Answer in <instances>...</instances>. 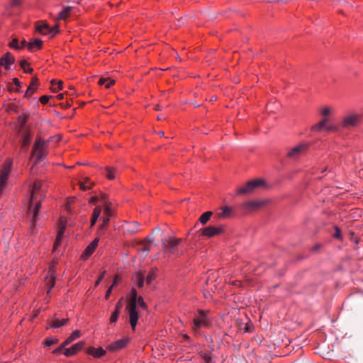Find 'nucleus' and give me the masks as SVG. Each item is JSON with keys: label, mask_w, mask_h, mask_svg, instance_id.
Here are the masks:
<instances>
[{"label": "nucleus", "mask_w": 363, "mask_h": 363, "mask_svg": "<svg viewBox=\"0 0 363 363\" xmlns=\"http://www.w3.org/2000/svg\"><path fill=\"white\" fill-rule=\"evenodd\" d=\"M41 187V182L36 181L33 184L32 190L30 191L28 213L32 216V228L35 227L38 220V213L41 208L40 200L38 199V197H42V194L40 193Z\"/></svg>", "instance_id": "obj_1"}, {"label": "nucleus", "mask_w": 363, "mask_h": 363, "mask_svg": "<svg viewBox=\"0 0 363 363\" xmlns=\"http://www.w3.org/2000/svg\"><path fill=\"white\" fill-rule=\"evenodd\" d=\"M182 242V240L172 236H167L162 239L161 243L162 248L169 254L178 257L183 253L179 250V246Z\"/></svg>", "instance_id": "obj_2"}, {"label": "nucleus", "mask_w": 363, "mask_h": 363, "mask_svg": "<svg viewBox=\"0 0 363 363\" xmlns=\"http://www.w3.org/2000/svg\"><path fill=\"white\" fill-rule=\"evenodd\" d=\"M360 119V114L354 111H350L342 116L340 122V127L343 129L350 130L359 125Z\"/></svg>", "instance_id": "obj_3"}, {"label": "nucleus", "mask_w": 363, "mask_h": 363, "mask_svg": "<svg viewBox=\"0 0 363 363\" xmlns=\"http://www.w3.org/2000/svg\"><path fill=\"white\" fill-rule=\"evenodd\" d=\"M45 145L46 142L43 140L41 138H37L35 140L33 149V155L36 157L38 162L42 161L47 155Z\"/></svg>", "instance_id": "obj_4"}, {"label": "nucleus", "mask_w": 363, "mask_h": 363, "mask_svg": "<svg viewBox=\"0 0 363 363\" xmlns=\"http://www.w3.org/2000/svg\"><path fill=\"white\" fill-rule=\"evenodd\" d=\"M209 319L207 317L206 312L199 311L198 316L193 319L192 329L194 332H199L201 326H208L209 324Z\"/></svg>", "instance_id": "obj_5"}, {"label": "nucleus", "mask_w": 363, "mask_h": 363, "mask_svg": "<svg viewBox=\"0 0 363 363\" xmlns=\"http://www.w3.org/2000/svg\"><path fill=\"white\" fill-rule=\"evenodd\" d=\"M264 184L265 182L263 179L249 181L244 186L238 190V194H245L252 193L258 187L264 186Z\"/></svg>", "instance_id": "obj_6"}, {"label": "nucleus", "mask_w": 363, "mask_h": 363, "mask_svg": "<svg viewBox=\"0 0 363 363\" xmlns=\"http://www.w3.org/2000/svg\"><path fill=\"white\" fill-rule=\"evenodd\" d=\"M11 164V160H8L4 162L2 169L0 170V195L2 194L6 185V181L10 173Z\"/></svg>", "instance_id": "obj_7"}, {"label": "nucleus", "mask_w": 363, "mask_h": 363, "mask_svg": "<svg viewBox=\"0 0 363 363\" xmlns=\"http://www.w3.org/2000/svg\"><path fill=\"white\" fill-rule=\"evenodd\" d=\"M137 306L127 305L125 311H128L129 315V321L132 329H135L138 320V313L136 310Z\"/></svg>", "instance_id": "obj_8"}, {"label": "nucleus", "mask_w": 363, "mask_h": 363, "mask_svg": "<svg viewBox=\"0 0 363 363\" xmlns=\"http://www.w3.org/2000/svg\"><path fill=\"white\" fill-rule=\"evenodd\" d=\"M308 148V145L306 143H301L297 146L291 148L287 152V157L290 158H296L299 155L305 153Z\"/></svg>", "instance_id": "obj_9"}, {"label": "nucleus", "mask_w": 363, "mask_h": 363, "mask_svg": "<svg viewBox=\"0 0 363 363\" xmlns=\"http://www.w3.org/2000/svg\"><path fill=\"white\" fill-rule=\"evenodd\" d=\"M14 62L15 57L9 52H7L0 58V66L3 67L6 70L10 69L11 65H13Z\"/></svg>", "instance_id": "obj_10"}, {"label": "nucleus", "mask_w": 363, "mask_h": 363, "mask_svg": "<svg viewBox=\"0 0 363 363\" xmlns=\"http://www.w3.org/2000/svg\"><path fill=\"white\" fill-rule=\"evenodd\" d=\"M223 228L222 226H219V227L208 226V227L204 228L202 230L201 235L203 236L211 238V237H213L216 235L221 233L223 232Z\"/></svg>", "instance_id": "obj_11"}, {"label": "nucleus", "mask_w": 363, "mask_h": 363, "mask_svg": "<svg viewBox=\"0 0 363 363\" xmlns=\"http://www.w3.org/2000/svg\"><path fill=\"white\" fill-rule=\"evenodd\" d=\"M128 339H121L108 345L107 349L110 351H117L126 347Z\"/></svg>", "instance_id": "obj_12"}, {"label": "nucleus", "mask_w": 363, "mask_h": 363, "mask_svg": "<svg viewBox=\"0 0 363 363\" xmlns=\"http://www.w3.org/2000/svg\"><path fill=\"white\" fill-rule=\"evenodd\" d=\"M99 238H95L85 249L84 252L82 254L81 257L83 259H86L95 250L99 243Z\"/></svg>", "instance_id": "obj_13"}, {"label": "nucleus", "mask_w": 363, "mask_h": 363, "mask_svg": "<svg viewBox=\"0 0 363 363\" xmlns=\"http://www.w3.org/2000/svg\"><path fill=\"white\" fill-rule=\"evenodd\" d=\"M84 345V342L80 341V342L74 344V345H72L71 347L65 349L64 351V354L66 357H71V356L74 355V354H76L79 350H81Z\"/></svg>", "instance_id": "obj_14"}, {"label": "nucleus", "mask_w": 363, "mask_h": 363, "mask_svg": "<svg viewBox=\"0 0 363 363\" xmlns=\"http://www.w3.org/2000/svg\"><path fill=\"white\" fill-rule=\"evenodd\" d=\"M233 212V210L231 207L223 206V207H221L220 208L219 211H218L216 213V216L218 219H225V218H230L232 216Z\"/></svg>", "instance_id": "obj_15"}, {"label": "nucleus", "mask_w": 363, "mask_h": 363, "mask_svg": "<svg viewBox=\"0 0 363 363\" xmlns=\"http://www.w3.org/2000/svg\"><path fill=\"white\" fill-rule=\"evenodd\" d=\"M38 86V79L37 77H33L32 78V81L30 82V84L28 87L26 93H25V97H30L31 96L33 93L36 91L37 88Z\"/></svg>", "instance_id": "obj_16"}, {"label": "nucleus", "mask_w": 363, "mask_h": 363, "mask_svg": "<svg viewBox=\"0 0 363 363\" xmlns=\"http://www.w3.org/2000/svg\"><path fill=\"white\" fill-rule=\"evenodd\" d=\"M104 216L103 217V223L99 226V228L101 230H102L104 228H105L109 223L110 218L111 216V210L110 206H106V208H104Z\"/></svg>", "instance_id": "obj_17"}, {"label": "nucleus", "mask_w": 363, "mask_h": 363, "mask_svg": "<svg viewBox=\"0 0 363 363\" xmlns=\"http://www.w3.org/2000/svg\"><path fill=\"white\" fill-rule=\"evenodd\" d=\"M69 318H55L54 320L50 321V328H58L65 325H66L69 322Z\"/></svg>", "instance_id": "obj_18"}, {"label": "nucleus", "mask_w": 363, "mask_h": 363, "mask_svg": "<svg viewBox=\"0 0 363 363\" xmlns=\"http://www.w3.org/2000/svg\"><path fill=\"white\" fill-rule=\"evenodd\" d=\"M87 353L94 357L99 358L106 354V351L102 347L94 348L91 347L89 348Z\"/></svg>", "instance_id": "obj_19"}, {"label": "nucleus", "mask_w": 363, "mask_h": 363, "mask_svg": "<svg viewBox=\"0 0 363 363\" xmlns=\"http://www.w3.org/2000/svg\"><path fill=\"white\" fill-rule=\"evenodd\" d=\"M266 203V201H250L245 203L243 205L245 207L250 209H257L264 205Z\"/></svg>", "instance_id": "obj_20"}, {"label": "nucleus", "mask_w": 363, "mask_h": 363, "mask_svg": "<svg viewBox=\"0 0 363 363\" xmlns=\"http://www.w3.org/2000/svg\"><path fill=\"white\" fill-rule=\"evenodd\" d=\"M138 226H139V223L136 221H134L133 223H126L124 226V229L127 232H128L131 234H133V233H137L139 230Z\"/></svg>", "instance_id": "obj_21"}, {"label": "nucleus", "mask_w": 363, "mask_h": 363, "mask_svg": "<svg viewBox=\"0 0 363 363\" xmlns=\"http://www.w3.org/2000/svg\"><path fill=\"white\" fill-rule=\"evenodd\" d=\"M43 41L40 39H35L33 41L28 43V48L30 52H33L35 49L39 50L41 48Z\"/></svg>", "instance_id": "obj_22"}, {"label": "nucleus", "mask_w": 363, "mask_h": 363, "mask_svg": "<svg viewBox=\"0 0 363 363\" xmlns=\"http://www.w3.org/2000/svg\"><path fill=\"white\" fill-rule=\"evenodd\" d=\"M80 336V331L79 330H75L74 331L69 337H68L63 342L62 346H67L69 345L72 342L79 337Z\"/></svg>", "instance_id": "obj_23"}, {"label": "nucleus", "mask_w": 363, "mask_h": 363, "mask_svg": "<svg viewBox=\"0 0 363 363\" xmlns=\"http://www.w3.org/2000/svg\"><path fill=\"white\" fill-rule=\"evenodd\" d=\"M101 213V207L96 206L93 211L91 219V227L94 226L97 221L99 217L100 216Z\"/></svg>", "instance_id": "obj_24"}, {"label": "nucleus", "mask_w": 363, "mask_h": 363, "mask_svg": "<svg viewBox=\"0 0 363 363\" xmlns=\"http://www.w3.org/2000/svg\"><path fill=\"white\" fill-rule=\"evenodd\" d=\"M65 227L62 226L60 228V230L58 231L57 236L55 242L54 243L53 250H55L57 249V247L60 245L61 240L62 238V236H63V234L65 232Z\"/></svg>", "instance_id": "obj_25"}, {"label": "nucleus", "mask_w": 363, "mask_h": 363, "mask_svg": "<svg viewBox=\"0 0 363 363\" xmlns=\"http://www.w3.org/2000/svg\"><path fill=\"white\" fill-rule=\"evenodd\" d=\"M138 297L137 291L135 289H132L130 291V298L128 300V305L137 306V299Z\"/></svg>", "instance_id": "obj_26"}, {"label": "nucleus", "mask_w": 363, "mask_h": 363, "mask_svg": "<svg viewBox=\"0 0 363 363\" xmlns=\"http://www.w3.org/2000/svg\"><path fill=\"white\" fill-rule=\"evenodd\" d=\"M62 81L56 82L55 79L51 81V89L53 92H57L62 89Z\"/></svg>", "instance_id": "obj_27"}, {"label": "nucleus", "mask_w": 363, "mask_h": 363, "mask_svg": "<svg viewBox=\"0 0 363 363\" xmlns=\"http://www.w3.org/2000/svg\"><path fill=\"white\" fill-rule=\"evenodd\" d=\"M72 9V6H66L63 9V10L59 13V18L61 20H66Z\"/></svg>", "instance_id": "obj_28"}, {"label": "nucleus", "mask_w": 363, "mask_h": 363, "mask_svg": "<svg viewBox=\"0 0 363 363\" xmlns=\"http://www.w3.org/2000/svg\"><path fill=\"white\" fill-rule=\"evenodd\" d=\"M50 28V27L48 23H43V25L36 26L37 31L43 35H48Z\"/></svg>", "instance_id": "obj_29"}, {"label": "nucleus", "mask_w": 363, "mask_h": 363, "mask_svg": "<svg viewBox=\"0 0 363 363\" xmlns=\"http://www.w3.org/2000/svg\"><path fill=\"white\" fill-rule=\"evenodd\" d=\"M115 83L113 79H111L109 78H101L99 81V84L104 85L106 88H109L111 85Z\"/></svg>", "instance_id": "obj_30"}, {"label": "nucleus", "mask_w": 363, "mask_h": 363, "mask_svg": "<svg viewBox=\"0 0 363 363\" xmlns=\"http://www.w3.org/2000/svg\"><path fill=\"white\" fill-rule=\"evenodd\" d=\"M213 213L211 211H206L204 213H203L200 218L199 221L203 225L206 224L211 218Z\"/></svg>", "instance_id": "obj_31"}, {"label": "nucleus", "mask_w": 363, "mask_h": 363, "mask_svg": "<svg viewBox=\"0 0 363 363\" xmlns=\"http://www.w3.org/2000/svg\"><path fill=\"white\" fill-rule=\"evenodd\" d=\"M45 281H46L47 286L49 287L47 293L50 294L52 289L55 286V279L52 275H50V277H47Z\"/></svg>", "instance_id": "obj_32"}, {"label": "nucleus", "mask_w": 363, "mask_h": 363, "mask_svg": "<svg viewBox=\"0 0 363 363\" xmlns=\"http://www.w3.org/2000/svg\"><path fill=\"white\" fill-rule=\"evenodd\" d=\"M106 177L108 179H113L115 178V172L116 169L113 167H106Z\"/></svg>", "instance_id": "obj_33"}, {"label": "nucleus", "mask_w": 363, "mask_h": 363, "mask_svg": "<svg viewBox=\"0 0 363 363\" xmlns=\"http://www.w3.org/2000/svg\"><path fill=\"white\" fill-rule=\"evenodd\" d=\"M30 138H31V137L29 135V133H26L23 135V141H22V148L26 149L28 147V146L29 145V144L30 143Z\"/></svg>", "instance_id": "obj_34"}, {"label": "nucleus", "mask_w": 363, "mask_h": 363, "mask_svg": "<svg viewBox=\"0 0 363 363\" xmlns=\"http://www.w3.org/2000/svg\"><path fill=\"white\" fill-rule=\"evenodd\" d=\"M99 198V201L101 202L104 206V208H106V206H111V203H108V199H107V196L106 194H104V193H101L99 194V196H98Z\"/></svg>", "instance_id": "obj_35"}, {"label": "nucleus", "mask_w": 363, "mask_h": 363, "mask_svg": "<svg viewBox=\"0 0 363 363\" xmlns=\"http://www.w3.org/2000/svg\"><path fill=\"white\" fill-rule=\"evenodd\" d=\"M28 65L29 64L26 60H23L20 62V66L24 70V72L31 74L33 72V68L29 67L28 69H26V66Z\"/></svg>", "instance_id": "obj_36"}, {"label": "nucleus", "mask_w": 363, "mask_h": 363, "mask_svg": "<svg viewBox=\"0 0 363 363\" xmlns=\"http://www.w3.org/2000/svg\"><path fill=\"white\" fill-rule=\"evenodd\" d=\"M9 46L11 48L15 50H20V45L18 44V40L16 38H13V40L9 43Z\"/></svg>", "instance_id": "obj_37"}, {"label": "nucleus", "mask_w": 363, "mask_h": 363, "mask_svg": "<svg viewBox=\"0 0 363 363\" xmlns=\"http://www.w3.org/2000/svg\"><path fill=\"white\" fill-rule=\"evenodd\" d=\"M325 126H324L320 122H318V123L313 125L311 130L312 131L318 132L321 130L322 129L325 128Z\"/></svg>", "instance_id": "obj_38"}, {"label": "nucleus", "mask_w": 363, "mask_h": 363, "mask_svg": "<svg viewBox=\"0 0 363 363\" xmlns=\"http://www.w3.org/2000/svg\"><path fill=\"white\" fill-rule=\"evenodd\" d=\"M156 278V275L154 272H150L146 277V282L150 284Z\"/></svg>", "instance_id": "obj_39"}, {"label": "nucleus", "mask_w": 363, "mask_h": 363, "mask_svg": "<svg viewBox=\"0 0 363 363\" xmlns=\"http://www.w3.org/2000/svg\"><path fill=\"white\" fill-rule=\"evenodd\" d=\"M58 33H59L58 26L56 25L54 27H52V28L50 27V28L48 33V35H50V37H53Z\"/></svg>", "instance_id": "obj_40"}, {"label": "nucleus", "mask_w": 363, "mask_h": 363, "mask_svg": "<svg viewBox=\"0 0 363 363\" xmlns=\"http://www.w3.org/2000/svg\"><path fill=\"white\" fill-rule=\"evenodd\" d=\"M138 280H137V285L139 288H141L143 287V284H144V277L143 274H141L140 273H138Z\"/></svg>", "instance_id": "obj_41"}, {"label": "nucleus", "mask_w": 363, "mask_h": 363, "mask_svg": "<svg viewBox=\"0 0 363 363\" xmlns=\"http://www.w3.org/2000/svg\"><path fill=\"white\" fill-rule=\"evenodd\" d=\"M119 313H120V311L115 309V311L112 313L111 318H110L111 323H115L117 321Z\"/></svg>", "instance_id": "obj_42"}, {"label": "nucleus", "mask_w": 363, "mask_h": 363, "mask_svg": "<svg viewBox=\"0 0 363 363\" xmlns=\"http://www.w3.org/2000/svg\"><path fill=\"white\" fill-rule=\"evenodd\" d=\"M58 342V339H52L50 337L47 338L45 341V345L51 346L52 345L57 344Z\"/></svg>", "instance_id": "obj_43"}, {"label": "nucleus", "mask_w": 363, "mask_h": 363, "mask_svg": "<svg viewBox=\"0 0 363 363\" xmlns=\"http://www.w3.org/2000/svg\"><path fill=\"white\" fill-rule=\"evenodd\" d=\"M325 129L329 132H337L339 130V127L335 125H326Z\"/></svg>", "instance_id": "obj_44"}, {"label": "nucleus", "mask_w": 363, "mask_h": 363, "mask_svg": "<svg viewBox=\"0 0 363 363\" xmlns=\"http://www.w3.org/2000/svg\"><path fill=\"white\" fill-rule=\"evenodd\" d=\"M139 306L140 308H143V309H146L147 308V304L145 303V301H143V298L142 296H139L138 298L137 299V306Z\"/></svg>", "instance_id": "obj_45"}, {"label": "nucleus", "mask_w": 363, "mask_h": 363, "mask_svg": "<svg viewBox=\"0 0 363 363\" xmlns=\"http://www.w3.org/2000/svg\"><path fill=\"white\" fill-rule=\"evenodd\" d=\"M331 113V108L328 106L324 107L321 111L323 116H328Z\"/></svg>", "instance_id": "obj_46"}, {"label": "nucleus", "mask_w": 363, "mask_h": 363, "mask_svg": "<svg viewBox=\"0 0 363 363\" xmlns=\"http://www.w3.org/2000/svg\"><path fill=\"white\" fill-rule=\"evenodd\" d=\"M51 96H46V95H44V96H42L40 98V101L41 102V104H47L49 101V99Z\"/></svg>", "instance_id": "obj_47"}, {"label": "nucleus", "mask_w": 363, "mask_h": 363, "mask_svg": "<svg viewBox=\"0 0 363 363\" xmlns=\"http://www.w3.org/2000/svg\"><path fill=\"white\" fill-rule=\"evenodd\" d=\"M99 200V198L98 196H92L89 201V203L93 205H95Z\"/></svg>", "instance_id": "obj_48"}, {"label": "nucleus", "mask_w": 363, "mask_h": 363, "mask_svg": "<svg viewBox=\"0 0 363 363\" xmlns=\"http://www.w3.org/2000/svg\"><path fill=\"white\" fill-rule=\"evenodd\" d=\"M18 121L21 123V127H23L26 123V118L23 116H20L18 118Z\"/></svg>", "instance_id": "obj_49"}, {"label": "nucleus", "mask_w": 363, "mask_h": 363, "mask_svg": "<svg viewBox=\"0 0 363 363\" xmlns=\"http://www.w3.org/2000/svg\"><path fill=\"white\" fill-rule=\"evenodd\" d=\"M21 4V0H11V6L17 7L20 6Z\"/></svg>", "instance_id": "obj_50"}, {"label": "nucleus", "mask_w": 363, "mask_h": 363, "mask_svg": "<svg viewBox=\"0 0 363 363\" xmlns=\"http://www.w3.org/2000/svg\"><path fill=\"white\" fill-rule=\"evenodd\" d=\"M335 232L334 233V237L335 238L340 239L341 238V231H340V230L337 227H335Z\"/></svg>", "instance_id": "obj_51"}, {"label": "nucleus", "mask_w": 363, "mask_h": 363, "mask_svg": "<svg viewBox=\"0 0 363 363\" xmlns=\"http://www.w3.org/2000/svg\"><path fill=\"white\" fill-rule=\"evenodd\" d=\"M123 298H121L119 301L116 305V310L121 311L122 307H123Z\"/></svg>", "instance_id": "obj_52"}, {"label": "nucleus", "mask_w": 363, "mask_h": 363, "mask_svg": "<svg viewBox=\"0 0 363 363\" xmlns=\"http://www.w3.org/2000/svg\"><path fill=\"white\" fill-rule=\"evenodd\" d=\"M14 86H15L14 84H9L8 85L9 91H19L18 88V87L15 88Z\"/></svg>", "instance_id": "obj_53"}, {"label": "nucleus", "mask_w": 363, "mask_h": 363, "mask_svg": "<svg viewBox=\"0 0 363 363\" xmlns=\"http://www.w3.org/2000/svg\"><path fill=\"white\" fill-rule=\"evenodd\" d=\"M112 289H113V286H111L108 290L106 291V293L105 294V298L106 299H108L111 294V291H112Z\"/></svg>", "instance_id": "obj_54"}, {"label": "nucleus", "mask_w": 363, "mask_h": 363, "mask_svg": "<svg viewBox=\"0 0 363 363\" xmlns=\"http://www.w3.org/2000/svg\"><path fill=\"white\" fill-rule=\"evenodd\" d=\"M66 346H62V344L57 348H56L55 350H53L52 353L53 354H57L59 352H60L62 349H64Z\"/></svg>", "instance_id": "obj_55"}, {"label": "nucleus", "mask_w": 363, "mask_h": 363, "mask_svg": "<svg viewBox=\"0 0 363 363\" xmlns=\"http://www.w3.org/2000/svg\"><path fill=\"white\" fill-rule=\"evenodd\" d=\"M104 274H105V272H104L98 278V279L96 281V283H95V286H98L99 284V283L101 281V280L103 279L104 277Z\"/></svg>", "instance_id": "obj_56"}, {"label": "nucleus", "mask_w": 363, "mask_h": 363, "mask_svg": "<svg viewBox=\"0 0 363 363\" xmlns=\"http://www.w3.org/2000/svg\"><path fill=\"white\" fill-rule=\"evenodd\" d=\"M140 251H141L142 252H144L145 255L146 256L147 255L148 252L150 251V248L147 247H144L140 249Z\"/></svg>", "instance_id": "obj_57"}, {"label": "nucleus", "mask_w": 363, "mask_h": 363, "mask_svg": "<svg viewBox=\"0 0 363 363\" xmlns=\"http://www.w3.org/2000/svg\"><path fill=\"white\" fill-rule=\"evenodd\" d=\"M13 82L14 85H15V86H16V87H18H18L20 86V85H21V82H20V81L18 80V79H17V78H13Z\"/></svg>", "instance_id": "obj_58"}, {"label": "nucleus", "mask_w": 363, "mask_h": 363, "mask_svg": "<svg viewBox=\"0 0 363 363\" xmlns=\"http://www.w3.org/2000/svg\"><path fill=\"white\" fill-rule=\"evenodd\" d=\"M328 121V116H323V118L320 121L324 126H326V123Z\"/></svg>", "instance_id": "obj_59"}, {"label": "nucleus", "mask_w": 363, "mask_h": 363, "mask_svg": "<svg viewBox=\"0 0 363 363\" xmlns=\"http://www.w3.org/2000/svg\"><path fill=\"white\" fill-rule=\"evenodd\" d=\"M28 43L26 42V40H23L21 42V45H20V49H23V48H25L26 46H28Z\"/></svg>", "instance_id": "obj_60"}, {"label": "nucleus", "mask_w": 363, "mask_h": 363, "mask_svg": "<svg viewBox=\"0 0 363 363\" xmlns=\"http://www.w3.org/2000/svg\"><path fill=\"white\" fill-rule=\"evenodd\" d=\"M80 188L82 189V190H86L87 189H89V187L87 186L85 183L84 182H80Z\"/></svg>", "instance_id": "obj_61"}, {"label": "nucleus", "mask_w": 363, "mask_h": 363, "mask_svg": "<svg viewBox=\"0 0 363 363\" xmlns=\"http://www.w3.org/2000/svg\"><path fill=\"white\" fill-rule=\"evenodd\" d=\"M119 280V277L116 276L113 280V282L111 286H113V288L117 284L118 281Z\"/></svg>", "instance_id": "obj_62"}, {"label": "nucleus", "mask_w": 363, "mask_h": 363, "mask_svg": "<svg viewBox=\"0 0 363 363\" xmlns=\"http://www.w3.org/2000/svg\"><path fill=\"white\" fill-rule=\"evenodd\" d=\"M205 361L206 363H212L211 358L208 356L205 357Z\"/></svg>", "instance_id": "obj_63"}, {"label": "nucleus", "mask_w": 363, "mask_h": 363, "mask_svg": "<svg viewBox=\"0 0 363 363\" xmlns=\"http://www.w3.org/2000/svg\"><path fill=\"white\" fill-rule=\"evenodd\" d=\"M61 105L65 108H69L71 106V105L69 103H66L65 104H62Z\"/></svg>", "instance_id": "obj_64"}]
</instances>
